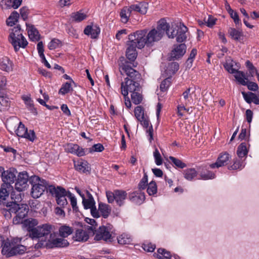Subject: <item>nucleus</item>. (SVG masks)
<instances>
[{
	"label": "nucleus",
	"instance_id": "obj_1",
	"mask_svg": "<svg viewBox=\"0 0 259 259\" xmlns=\"http://www.w3.org/2000/svg\"><path fill=\"white\" fill-rule=\"evenodd\" d=\"M169 29V25L164 19H160L158 22L156 28L150 30L148 32L147 30H138L134 33L136 35L137 39L138 41L139 47H144L145 45L147 47L153 46L155 42L160 40L164 34Z\"/></svg>",
	"mask_w": 259,
	"mask_h": 259
},
{
	"label": "nucleus",
	"instance_id": "obj_2",
	"mask_svg": "<svg viewBox=\"0 0 259 259\" xmlns=\"http://www.w3.org/2000/svg\"><path fill=\"white\" fill-rule=\"evenodd\" d=\"M11 198L14 200V202H7L6 205V207L3 208L2 212L6 218H11L12 213L15 214L16 216L14 218L13 222L14 224L18 225L23 222L24 218L27 215L29 207L26 204L17 203L22 200L20 193L16 195L12 193Z\"/></svg>",
	"mask_w": 259,
	"mask_h": 259
},
{
	"label": "nucleus",
	"instance_id": "obj_3",
	"mask_svg": "<svg viewBox=\"0 0 259 259\" xmlns=\"http://www.w3.org/2000/svg\"><path fill=\"white\" fill-rule=\"evenodd\" d=\"M9 32V41L14 47L16 52H18L20 48L25 49L27 46L28 41L22 34L23 30L21 28L20 25L10 29Z\"/></svg>",
	"mask_w": 259,
	"mask_h": 259
},
{
	"label": "nucleus",
	"instance_id": "obj_4",
	"mask_svg": "<svg viewBox=\"0 0 259 259\" xmlns=\"http://www.w3.org/2000/svg\"><path fill=\"white\" fill-rule=\"evenodd\" d=\"M21 238H14L11 241L7 240L5 242L2 253L7 257L24 254L26 251V247L20 244Z\"/></svg>",
	"mask_w": 259,
	"mask_h": 259
},
{
	"label": "nucleus",
	"instance_id": "obj_5",
	"mask_svg": "<svg viewBox=\"0 0 259 259\" xmlns=\"http://www.w3.org/2000/svg\"><path fill=\"white\" fill-rule=\"evenodd\" d=\"M137 65V62H128L123 57H120L118 61L119 70L120 74L123 75L125 73L127 75L126 78H129V80H141V74L133 68V67H136Z\"/></svg>",
	"mask_w": 259,
	"mask_h": 259
},
{
	"label": "nucleus",
	"instance_id": "obj_6",
	"mask_svg": "<svg viewBox=\"0 0 259 259\" xmlns=\"http://www.w3.org/2000/svg\"><path fill=\"white\" fill-rule=\"evenodd\" d=\"M95 240L97 241L104 240L111 242L113 241L115 235V230L111 224L102 226L95 231Z\"/></svg>",
	"mask_w": 259,
	"mask_h": 259
},
{
	"label": "nucleus",
	"instance_id": "obj_7",
	"mask_svg": "<svg viewBox=\"0 0 259 259\" xmlns=\"http://www.w3.org/2000/svg\"><path fill=\"white\" fill-rule=\"evenodd\" d=\"M30 183L32 186L31 194L32 197L34 198L39 197L46 189L48 190V187L50 186L46 180L40 179L39 177L36 176L31 178Z\"/></svg>",
	"mask_w": 259,
	"mask_h": 259
},
{
	"label": "nucleus",
	"instance_id": "obj_8",
	"mask_svg": "<svg viewBox=\"0 0 259 259\" xmlns=\"http://www.w3.org/2000/svg\"><path fill=\"white\" fill-rule=\"evenodd\" d=\"M48 191L53 196L55 197L57 204L60 207H64L68 204L66 197L68 198L69 191H67L61 187H55L52 185H50L48 187Z\"/></svg>",
	"mask_w": 259,
	"mask_h": 259
},
{
	"label": "nucleus",
	"instance_id": "obj_9",
	"mask_svg": "<svg viewBox=\"0 0 259 259\" xmlns=\"http://www.w3.org/2000/svg\"><path fill=\"white\" fill-rule=\"evenodd\" d=\"M188 31V28L182 23L178 24L172 25L171 31H169L168 29L166 32V34L169 38H173L176 37V40L179 42L184 41L186 38V32Z\"/></svg>",
	"mask_w": 259,
	"mask_h": 259
},
{
	"label": "nucleus",
	"instance_id": "obj_10",
	"mask_svg": "<svg viewBox=\"0 0 259 259\" xmlns=\"http://www.w3.org/2000/svg\"><path fill=\"white\" fill-rule=\"evenodd\" d=\"M106 195L109 203H112L115 201L117 205L121 206L124 204L127 194L124 190H114L113 191H106Z\"/></svg>",
	"mask_w": 259,
	"mask_h": 259
},
{
	"label": "nucleus",
	"instance_id": "obj_11",
	"mask_svg": "<svg viewBox=\"0 0 259 259\" xmlns=\"http://www.w3.org/2000/svg\"><path fill=\"white\" fill-rule=\"evenodd\" d=\"M54 229L53 226L49 224H44L40 226H38L35 229L31 230V234L30 238L32 239H40L42 237H46L48 235L52 234L51 232Z\"/></svg>",
	"mask_w": 259,
	"mask_h": 259
},
{
	"label": "nucleus",
	"instance_id": "obj_12",
	"mask_svg": "<svg viewBox=\"0 0 259 259\" xmlns=\"http://www.w3.org/2000/svg\"><path fill=\"white\" fill-rule=\"evenodd\" d=\"M140 80H129L125 78L124 81L121 83V93L123 96L128 95V92L132 93L136 91H141Z\"/></svg>",
	"mask_w": 259,
	"mask_h": 259
},
{
	"label": "nucleus",
	"instance_id": "obj_13",
	"mask_svg": "<svg viewBox=\"0 0 259 259\" xmlns=\"http://www.w3.org/2000/svg\"><path fill=\"white\" fill-rule=\"evenodd\" d=\"M128 39L130 43L128 44L126 51V58L131 61L134 62V60L137 57V52L136 51V47L138 49H142L144 47H139L138 42V40L137 39L136 35L133 33L128 35Z\"/></svg>",
	"mask_w": 259,
	"mask_h": 259
},
{
	"label": "nucleus",
	"instance_id": "obj_14",
	"mask_svg": "<svg viewBox=\"0 0 259 259\" xmlns=\"http://www.w3.org/2000/svg\"><path fill=\"white\" fill-rule=\"evenodd\" d=\"M55 234H50L49 239L46 243V246L48 248H62L67 247L69 243L68 241L64 238H56Z\"/></svg>",
	"mask_w": 259,
	"mask_h": 259
},
{
	"label": "nucleus",
	"instance_id": "obj_15",
	"mask_svg": "<svg viewBox=\"0 0 259 259\" xmlns=\"http://www.w3.org/2000/svg\"><path fill=\"white\" fill-rule=\"evenodd\" d=\"M17 125L18 126L17 129L15 130V133L18 137L23 138L27 133V128L25 126L22 122H18L17 119H10L7 122V127L9 128H12L13 126L15 127Z\"/></svg>",
	"mask_w": 259,
	"mask_h": 259
},
{
	"label": "nucleus",
	"instance_id": "obj_16",
	"mask_svg": "<svg viewBox=\"0 0 259 259\" xmlns=\"http://www.w3.org/2000/svg\"><path fill=\"white\" fill-rule=\"evenodd\" d=\"M28 175L25 171L20 172L15 185V188L18 191L21 192L24 191L28 186Z\"/></svg>",
	"mask_w": 259,
	"mask_h": 259
},
{
	"label": "nucleus",
	"instance_id": "obj_17",
	"mask_svg": "<svg viewBox=\"0 0 259 259\" xmlns=\"http://www.w3.org/2000/svg\"><path fill=\"white\" fill-rule=\"evenodd\" d=\"M64 148L66 152L79 157L83 156L86 154V149H83L77 144L68 143L65 145Z\"/></svg>",
	"mask_w": 259,
	"mask_h": 259
},
{
	"label": "nucleus",
	"instance_id": "obj_18",
	"mask_svg": "<svg viewBox=\"0 0 259 259\" xmlns=\"http://www.w3.org/2000/svg\"><path fill=\"white\" fill-rule=\"evenodd\" d=\"M186 46L184 44L174 46L170 53V60H175L182 57L186 53Z\"/></svg>",
	"mask_w": 259,
	"mask_h": 259
},
{
	"label": "nucleus",
	"instance_id": "obj_19",
	"mask_svg": "<svg viewBox=\"0 0 259 259\" xmlns=\"http://www.w3.org/2000/svg\"><path fill=\"white\" fill-rule=\"evenodd\" d=\"M16 174L17 171L15 168H10L6 170L2 179V181L4 183V184L8 186L13 183L16 180Z\"/></svg>",
	"mask_w": 259,
	"mask_h": 259
},
{
	"label": "nucleus",
	"instance_id": "obj_20",
	"mask_svg": "<svg viewBox=\"0 0 259 259\" xmlns=\"http://www.w3.org/2000/svg\"><path fill=\"white\" fill-rule=\"evenodd\" d=\"M230 156L227 152L221 153L215 163L210 164L209 167L211 168H219L227 165L230 161Z\"/></svg>",
	"mask_w": 259,
	"mask_h": 259
},
{
	"label": "nucleus",
	"instance_id": "obj_21",
	"mask_svg": "<svg viewBox=\"0 0 259 259\" xmlns=\"http://www.w3.org/2000/svg\"><path fill=\"white\" fill-rule=\"evenodd\" d=\"M198 175L199 178L198 179L203 180H208L213 179L215 177V174L212 171L208 170L206 165H202L198 167Z\"/></svg>",
	"mask_w": 259,
	"mask_h": 259
},
{
	"label": "nucleus",
	"instance_id": "obj_22",
	"mask_svg": "<svg viewBox=\"0 0 259 259\" xmlns=\"http://www.w3.org/2000/svg\"><path fill=\"white\" fill-rule=\"evenodd\" d=\"M83 32L85 35L90 36L92 39H96L100 33V28L97 25H88L84 28Z\"/></svg>",
	"mask_w": 259,
	"mask_h": 259
},
{
	"label": "nucleus",
	"instance_id": "obj_23",
	"mask_svg": "<svg viewBox=\"0 0 259 259\" xmlns=\"http://www.w3.org/2000/svg\"><path fill=\"white\" fill-rule=\"evenodd\" d=\"M195 88L190 87L183 92L182 95L185 100L186 106L191 105L193 103V97H196Z\"/></svg>",
	"mask_w": 259,
	"mask_h": 259
},
{
	"label": "nucleus",
	"instance_id": "obj_24",
	"mask_svg": "<svg viewBox=\"0 0 259 259\" xmlns=\"http://www.w3.org/2000/svg\"><path fill=\"white\" fill-rule=\"evenodd\" d=\"M129 198L133 203L140 205L144 201L145 196L144 193L136 191L130 194Z\"/></svg>",
	"mask_w": 259,
	"mask_h": 259
},
{
	"label": "nucleus",
	"instance_id": "obj_25",
	"mask_svg": "<svg viewBox=\"0 0 259 259\" xmlns=\"http://www.w3.org/2000/svg\"><path fill=\"white\" fill-rule=\"evenodd\" d=\"M13 63L10 59L7 57L0 59V69L4 71L9 72L13 69Z\"/></svg>",
	"mask_w": 259,
	"mask_h": 259
},
{
	"label": "nucleus",
	"instance_id": "obj_26",
	"mask_svg": "<svg viewBox=\"0 0 259 259\" xmlns=\"http://www.w3.org/2000/svg\"><path fill=\"white\" fill-rule=\"evenodd\" d=\"M27 31L29 39L33 41H38L40 39V34L37 29L32 25H27Z\"/></svg>",
	"mask_w": 259,
	"mask_h": 259
},
{
	"label": "nucleus",
	"instance_id": "obj_27",
	"mask_svg": "<svg viewBox=\"0 0 259 259\" xmlns=\"http://www.w3.org/2000/svg\"><path fill=\"white\" fill-rule=\"evenodd\" d=\"M73 238L76 241L85 242L89 239V233L83 229H77L75 231Z\"/></svg>",
	"mask_w": 259,
	"mask_h": 259
},
{
	"label": "nucleus",
	"instance_id": "obj_28",
	"mask_svg": "<svg viewBox=\"0 0 259 259\" xmlns=\"http://www.w3.org/2000/svg\"><path fill=\"white\" fill-rule=\"evenodd\" d=\"M22 224L26 228L27 231L29 233V236L31 234V230L33 229L36 228V226L38 225V223L37 220L30 218L23 221Z\"/></svg>",
	"mask_w": 259,
	"mask_h": 259
},
{
	"label": "nucleus",
	"instance_id": "obj_29",
	"mask_svg": "<svg viewBox=\"0 0 259 259\" xmlns=\"http://www.w3.org/2000/svg\"><path fill=\"white\" fill-rule=\"evenodd\" d=\"M148 8V3L146 2H141L137 5H132L131 6V9L133 11L138 12L141 14H145Z\"/></svg>",
	"mask_w": 259,
	"mask_h": 259
},
{
	"label": "nucleus",
	"instance_id": "obj_30",
	"mask_svg": "<svg viewBox=\"0 0 259 259\" xmlns=\"http://www.w3.org/2000/svg\"><path fill=\"white\" fill-rule=\"evenodd\" d=\"M74 167L76 170L82 172L89 171V163L85 160H79L74 162Z\"/></svg>",
	"mask_w": 259,
	"mask_h": 259
},
{
	"label": "nucleus",
	"instance_id": "obj_31",
	"mask_svg": "<svg viewBox=\"0 0 259 259\" xmlns=\"http://www.w3.org/2000/svg\"><path fill=\"white\" fill-rule=\"evenodd\" d=\"M133 11V9H131V6L129 7H124L121 9L120 13V16L122 23H126L128 22Z\"/></svg>",
	"mask_w": 259,
	"mask_h": 259
},
{
	"label": "nucleus",
	"instance_id": "obj_32",
	"mask_svg": "<svg viewBox=\"0 0 259 259\" xmlns=\"http://www.w3.org/2000/svg\"><path fill=\"white\" fill-rule=\"evenodd\" d=\"M87 18L86 14L82 12V11H79L77 12L72 13L70 15V18L71 20L75 22H80L82 21L85 20Z\"/></svg>",
	"mask_w": 259,
	"mask_h": 259
},
{
	"label": "nucleus",
	"instance_id": "obj_33",
	"mask_svg": "<svg viewBox=\"0 0 259 259\" xmlns=\"http://www.w3.org/2000/svg\"><path fill=\"white\" fill-rule=\"evenodd\" d=\"M73 232V229L66 225H62L59 229V235L63 237L66 238L71 235Z\"/></svg>",
	"mask_w": 259,
	"mask_h": 259
},
{
	"label": "nucleus",
	"instance_id": "obj_34",
	"mask_svg": "<svg viewBox=\"0 0 259 259\" xmlns=\"http://www.w3.org/2000/svg\"><path fill=\"white\" fill-rule=\"evenodd\" d=\"M234 74V77L239 84L242 85L247 84V81L246 80H248V78L243 72L237 70Z\"/></svg>",
	"mask_w": 259,
	"mask_h": 259
},
{
	"label": "nucleus",
	"instance_id": "obj_35",
	"mask_svg": "<svg viewBox=\"0 0 259 259\" xmlns=\"http://www.w3.org/2000/svg\"><path fill=\"white\" fill-rule=\"evenodd\" d=\"M184 177L189 181L192 180L198 175V169L194 168H187L184 171Z\"/></svg>",
	"mask_w": 259,
	"mask_h": 259
},
{
	"label": "nucleus",
	"instance_id": "obj_36",
	"mask_svg": "<svg viewBox=\"0 0 259 259\" xmlns=\"http://www.w3.org/2000/svg\"><path fill=\"white\" fill-rule=\"evenodd\" d=\"M10 105L9 98L6 95H1L0 92V110H7Z\"/></svg>",
	"mask_w": 259,
	"mask_h": 259
},
{
	"label": "nucleus",
	"instance_id": "obj_37",
	"mask_svg": "<svg viewBox=\"0 0 259 259\" xmlns=\"http://www.w3.org/2000/svg\"><path fill=\"white\" fill-rule=\"evenodd\" d=\"M19 18V13L15 11H13L6 20L7 25L10 26H14L18 22Z\"/></svg>",
	"mask_w": 259,
	"mask_h": 259
},
{
	"label": "nucleus",
	"instance_id": "obj_38",
	"mask_svg": "<svg viewBox=\"0 0 259 259\" xmlns=\"http://www.w3.org/2000/svg\"><path fill=\"white\" fill-rule=\"evenodd\" d=\"M118 243L121 245L131 244L132 242V238L127 234H122L117 238Z\"/></svg>",
	"mask_w": 259,
	"mask_h": 259
},
{
	"label": "nucleus",
	"instance_id": "obj_39",
	"mask_svg": "<svg viewBox=\"0 0 259 259\" xmlns=\"http://www.w3.org/2000/svg\"><path fill=\"white\" fill-rule=\"evenodd\" d=\"M131 99L133 103L135 105H138L143 101V95L142 91H136L131 93Z\"/></svg>",
	"mask_w": 259,
	"mask_h": 259
},
{
	"label": "nucleus",
	"instance_id": "obj_40",
	"mask_svg": "<svg viewBox=\"0 0 259 259\" xmlns=\"http://www.w3.org/2000/svg\"><path fill=\"white\" fill-rule=\"evenodd\" d=\"M234 64L236 63L229 58L226 60V62L224 64V67L228 72L234 74L237 70L233 68Z\"/></svg>",
	"mask_w": 259,
	"mask_h": 259
},
{
	"label": "nucleus",
	"instance_id": "obj_41",
	"mask_svg": "<svg viewBox=\"0 0 259 259\" xmlns=\"http://www.w3.org/2000/svg\"><path fill=\"white\" fill-rule=\"evenodd\" d=\"M99 210L104 218H107L110 213L111 209L109 206L104 203H99Z\"/></svg>",
	"mask_w": 259,
	"mask_h": 259
},
{
	"label": "nucleus",
	"instance_id": "obj_42",
	"mask_svg": "<svg viewBox=\"0 0 259 259\" xmlns=\"http://www.w3.org/2000/svg\"><path fill=\"white\" fill-rule=\"evenodd\" d=\"M229 33L231 38L235 40H239L241 37L243 36L241 31H239L235 28H230L229 30Z\"/></svg>",
	"mask_w": 259,
	"mask_h": 259
},
{
	"label": "nucleus",
	"instance_id": "obj_43",
	"mask_svg": "<svg viewBox=\"0 0 259 259\" xmlns=\"http://www.w3.org/2000/svg\"><path fill=\"white\" fill-rule=\"evenodd\" d=\"M62 45L63 44L60 39L54 38L48 44V47L49 49L53 50L61 47Z\"/></svg>",
	"mask_w": 259,
	"mask_h": 259
},
{
	"label": "nucleus",
	"instance_id": "obj_44",
	"mask_svg": "<svg viewBox=\"0 0 259 259\" xmlns=\"http://www.w3.org/2000/svg\"><path fill=\"white\" fill-rule=\"evenodd\" d=\"M157 257L159 259H171L170 252L166 250L164 248H159L157 250Z\"/></svg>",
	"mask_w": 259,
	"mask_h": 259
},
{
	"label": "nucleus",
	"instance_id": "obj_45",
	"mask_svg": "<svg viewBox=\"0 0 259 259\" xmlns=\"http://www.w3.org/2000/svg\"><path fill=\"white\" fill-rule=\"evenodd\" d=\"M216 20L217 19L212 16L209 15L207 18H205L204 19V22L201 21H199L198 22L200 25L205 24L208 27H212L215 24Z\"/></svg>",
	"mask_w": 259,
	"mask_h": 259
},
{
	"label": "nucleus",
	"instance_id": "obj_46",
	"mask_svg": "<svg viewBox=\"0 0 259 259\" xmlns=\"http://www.w3.org/2000/svg\"><path fill=\"white\" fill-rule=\"evenodd\" d=\"M247 152L246 144L241 143L237 148V154L238 156L242 158L247 154Z\"/></svg>",
	"mask_w": 259,
	"mask_h": 259
},
{
	"label": "nucleus",
	"instance_id": "obj_47",
	"mask_svg": "<svg viewBox=\"0 0 259 259\" xmlns=\"http://www.w3.org/2000/svg\"><path fill=\"white\" fill-rule=\"evenodd\" d=\"M72 82H67L63 84L59 91V93L62 95H65L70 91H73V89L71 87Z\"/></svg>",
	"mask_w": 259,
	"mask_h": 259
},
{
	"label": "nucleus",
	"instance_id": "obj_48",
	"mask_svg": "<svg viewBox=\"0 0 259 259\" xmlns=\"http://www.w3.org/2000/svg\"><path fill=\"white\" fill-rule=\"evenodd\" d=\"M169 159L170 160L172 164L178 168H184L187 166L186 164L183 162L182 160L173 156H169Z\"/></svg>",
	"mask_w": 259,
	"mask_h": 259
},
{
	"label": "nucleus",
	"instance_id": "obj_49",
	"mask_svg": "<svg viewBox=\"0 0 259 259\" xmlns=\"http://www.w3.org/2000/svg\"><path fill=\"white\" fill-rule=\"evenodd\" d=\"M104 147L102 144L98 143L94 144L92 147L86 149V152L93 153L94 152H100L104 150Z\"/></svg>",
	"mask_w": 259,
	"mask_h": 259
},
{
	"label": "nucleus",
	"instance_id": "obj_50",
	"mask_svg": "<svg viewBox=\"0 0 259 259\" xmlns=\"http://www.w3.org/2000/svg\"><path fill=\"white\" fill-rule=\"evenodd\" d=\"M8 186L2 184L0 188V200H4L9 197V192L7 189Z\"/></svg>",
	"mask_w": 259,
	"mask_h": 259
},
{
	"label": "nucleus",
	"instance_id": "obj_51",
	"mask_svg": "<svg viewBox=\"0 0 259 259\" xmlns=\"http://www.w3.org/2000/svg\"><path fill=\"white\" fill-rule=\"evenodd\" d=\"M147 192L149 195H154L157 193V185L155 182H151L148 185Z\"/></svg>",
	"mask_w": 259,
	"mask_h": 259
},
{
	"label": "nucleus",
	"instance_id": "obj_52",
	"mask_svg": "<svg viewBox=\"0 0 259 259\" xmlns=\"http://www.w3.org/2000/svg\"><path fill=\"white\" fill-rule=\"evenodd\" d=\"M229 15H230L231 18L233 20L234 22L236 25H241V20L239 17L238 13L236 11H234L232 9H230Z\"/></svg>",
	"mask_w": 259,
	"mask_h": 259
},
{
	"label": "nucleus",
	"instance_id": "obj_53",
	"mask_svg": "<svg viewBox=\"0 0 259 259\" xmlns=\"http://www.w3.org/2000/svg\"><path fill=\"white\" fill-rule=\"evenodd\" d=\"M171 78L168 77L164 79L160 84V90L162 92H165L171 85Z\"/></svg>",
	"mask_w": 259,
	"mask_h": 259
},
{
	"label": "nucleus",
	"instance_id": "obj_54",
	"mask_svg": "<svg viewBox=\"0 0 259 259\" xmlns=\"http://www.w3.org/2000/svg\"><path fill=\"white\" fill-rule=\"evenodd\" d=\"M68 194V198L70 199V203L72 206L73 210L76 212H78L79 209L77 205L76 198L71 192H69Z\"/></svg>",
	"mask_w": 259,
	"mask_h": 259
},
{
	"label": "nucleus",
	"instance_id": "obj_55",
	"mask_svg": "<svg viewBox=\"0 0 259 259\" xmlns=\"http://www.w3.org/2000/svg\"><path fill=\"white\" fill-rule=\"evenodd\" d=\"M134 113L138 120L140 119H143L144 117H145L144 109L141 106H138L135 108Z\"/></svg>",
	"mask_w": 259,
	"mask_h": 259
},
{
	"label": "nucleus",
	"instance_id": "obj_56",
	"mask_svg": "<svg viewBox=\"0 0 259 259\" xmlns=\"http://www.w3.org/2000/svg\"><path fill=\"white\" fill-rule=\"evenodd\" d=\"M82 204L84 208L85 209H91L95 206V201L94 200H90L86 199L85 197L82 199Z\"/></svg>",
	"mask_w": 259,
	"mask_h": 259
},
{
	"label": "nucleus",
	"instance_id": "obj_57",
	"mask_svg": "<svg viewBox=\"0 0 259 259\" xmlns=\"http://www.w3.org/2000/svg\"><path fill=\"white\" fill-rule=\"evenodd\" d=\"M155 162L157 165H160L162 163V158L158 150L156 148L153 152Z\"/></svg>",
	"mask_w": 259,
	"mask_h": 259
},
{
	"label": "nucleus",
	"instance_id": "obj_58",
	"mask_svg": "<svg viewBox=\"0 0 259 259\" xmlns=\"http://www.w3.org/2000/svg\"><path fill=\"white\" fill-rule=\"evenodd\" d=\"M245 65L246 67L249 71V73L251 74V76H253L254 73H255L256 75H257V73H258V71L256 68L253 66V64L250 61H246Z\"/></svg>",
	"mask_w": 259,
	"mask_h": 259
},
{
	"label": "nucleus",
	"instance_id": "obj_59",
	"mask_svg": "<svg viewBox=\"0 0 259 259\" xmlns=\"http://www.w3.org/2000/svg\"><path fill=\"white\" fill-rule=\"evenodd\" d=\"M148 185V176L146 173H144V176L140 181L138 188L140 190H144Z\"/></svg>",
	"mask_w": 259,
	"mask_h": 259
},
{
	"label": "nucleus",
	"instance_id": "obj_60",
	"mask_svg": "<svg viewBox=\"0 0 259 259\" xmlns=\"http://www.w3.org/2000/svg\"><path fill=\"white\" fill-rule=\"evenodd\" d=\"M23 138L28 139L30 141L33 142L36 139L35 134L33 130H27V133H26L25 137Z\"/></svg>",
	"mask_w": 259,
	"mask_h": 259
},
{
	"label": "nucleus",
	"instance_id": "obj_61",
	"mask_svg": "<svg viewBox=\"0 0 259 259\" xmlns=\"http://www.w3.org/2000/svg\"><path fill=\"white\" fill-rule=\"evenodd\" d=\"M156 246L151 243H145L143 244L142 248L147 252H153L155 249Z\"/></svg>",
	"mask_w": 259,
	"mask_h": 259
},
{
	"label": "nucleus",
	"instance_id": "obj_62",
	"mask_svg": "<svg viewBox=\"0 0 259 259\" xmlns=\"http://www.w3.org/2000/svg\"><path fill=\"white\" fill-rule=\"evenodd\" d=\"M243 167L242 162L240 160H236L234 161V163L229 167V169L231 170L241 169Z\"/></svg>",
	"mask_w": 259,
	"mask_h": 259
},
{
	"label": "nucleus",
	"instance_id": "obj_63",
	"mask_svg": "<svg viewBox=\"0 0 259 259\" xmlns=\"http://www.w3.org/2000/svg\"><path fill=\"white\" fill-rule=\"evenodd\" d=\"M28 9L26 7H22L20 9V14L24 20H25L28 18Z\"/></svg>",
	"mask_w": 259,
	"mask_h": 259
},
{
	"label": "nucleus",
	"instance_id": "obj_64",
	"mask_svg": "<svg viewBox=\"0 0 259 259\" xmlns=\"http://www.w3.org/2000/svg\"><path fill=\"white\" fill-rule=\"evenodd\" d=\"M248 90L252 91H256L258 89V85L256 83L251 81H247V84Z\"/></svg>",
	"mask_w": 259,
	"mask_h": 259
}]
</instances>
